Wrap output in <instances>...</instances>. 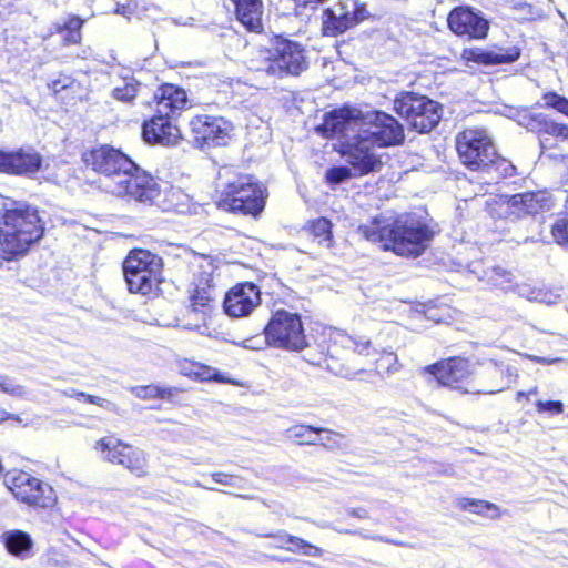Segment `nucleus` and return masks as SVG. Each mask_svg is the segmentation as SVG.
<instances>
[{"label": "nucleus", "mask_w": 568, "mask_h": 568, "mask_svg": "<svg viewBox=\"0 0 568 568\" xmlns=\"http://www.w3.org/2000/svg\"><path fill=\"white\" fill-rule=\"evenodd\" d=\"M74 83V80L65 74L59 75V78L52 80L48 85L54 92L59 93L64 89L71 88Z\"/></svg>", "instance_id": "obj_48"}, {"label": "nucleus", "mask_w": 568, "mask_h": 568, "mask_svg": "<svg viewBox=\"0 0 568 568\" xmlns=\"http://www.w3.org/2000/svg\"><path fill=\"white\" fill-rule=\"evenodd\" d=\"M135 8H136V6H135V4H133V3H131V2H129V3H126V4H120V3H118V4H116V8H115V10H114V12H115L116 14H120V16H123V17H126V18H130V17H131V14H133V13H134Z\"/></svg>", "instance_id": "obj_51"}, {"label": "nucleus", "mask_w": 568, "mask_h": 568, "mask_svg": "<svg viewBox=\"0 0 568 568\" xmlns=\"http://www.w3.org/2000/svg\"><path fill=\"white\" fill-rule=\"evenodd\" d=\"M458 507L463 510L483 515L488 518L499 516V509L495 504L481 499L462 498L458 500Z\"/></svg>", "instance_id": "obj_32"}, {"label": "nucleus", "mask_w": 568, "mask_h": 568, "mask_svg": "<svg viewBox=\"0 0 568 568\" xmlns=\"http://www.w3.org/2000/svg\"><path fill=\"white\" fill-rule=\"evenodd\" d=\"M212 479L221 485L224 486H232L234 487L236 485L237 477L234 475H229L224 473H213L211 475Z\"/></svg>", "instance_id": "obj_50"}, {"label": "nucleus", "mask_w": 568, "mask_h": 568, "mask_svg": "<svg viewBox=\"0 0 568 568\" xmlns=\"http://www.w3.org/2000/svg\"><path fill=\"white\" fill-rule=\"evenodd\" d=\"M77 390L75 389H69V390H64L63 394L68 397H74L77 398Z\"/></svg>", "instance_id": "obj_56"}, {"label": "nucleus", "mask_w": 568, "mask_h": 568, "mask_svg": "<svg viewBox=\"0 0 568 568\" xmlns=\"http://www.w3.org/2000/svg\"><path fill=\"white\" fill-rule=\"evenodd\" d=\"M322 430L312 426L295 425L286 430V436L301 445H317V437Z\"/></svg>", "instance_id": "obj_35"}, {"label": "nucleus", "mask_w": 568, "mask_h": 568, "mask_svg": "<svg viewBox=\"0 0 568 568\" xmlns=\"http://www.w3.org/2000/svg\"><path fill=\"white\" fill-rule=\"evenodd\" d=\"M7 550L17 557L29 558L32 556V539L22 530H11L3 534Z\"/></svg>", "instance_id": "obj_28"}, {"label": "nucleus", "mask_w": 568, "mask_h": 568, "mask_svg": "<svg viewBox=\"0 0 568 568\" xmlns=\"http://www.w3.org/2000/svg\"><path fill=\"white\" fill-rule=\"evenodd\" d=\"M348 514L357 518H368L367 510L364 508H352L348 510Z\"/></svg>", "instance_id": "obj_52"}, {"label": "nucleus", "mask_w": 568, "mask_h": 568, "mask_svg": "<svg viewBox=\"0 0 568 568\" xmlns=\"http://www.w3.org/2000/svg\"><path fill=\"white\" fill-rule=\"evenodd\" d=\"M222 186L217 206L224 211L242 214L258 215L264 209L262 186L251 176L240 174L224 168L219 174Z\"/></svg>", "instance_id": "obj_6"}, {"label": "nucleus", "mask_w": 568, "mask_h": 568, "mask_svg": "<svg viewBox=\"0 0 568 568\" xmlns=\"http://www.w3.org/2000/svg\"><path fill=\"white\" fill-rule=\"evenodd\" d=\"M213 286L207 284L206 287L196 286L192 295V308L191 314L196 316L197 321H201L204 325L212 311V303L214 302Z\"/></svg>", "instance_id": "obj_26"}, {"label": "nucleus", "mask_w": 568, "mask_h": 568, "mask_svg": "<svg viewBox=\"0 0 568 568\" xmlns=\"http://www.w3.org/2000/svg\"><path fill=\"white\" fill-rule=\"evenodd\" d=\"M77 399L85 400L87 403L98 405V406L103 407L109 410H113L115 407L114 404H112L111 402H109L102 397L93 396V395H89V394H84V393H77Z\"/></svg>", "instance_id": "obj_47"}, {"label": "nucleus", "mask_w": 568, "mask_h": 568, "mask_svg": "<svg viewBox=\"0 0 568 568\" xmlns=\"http://www.w3.org/2000/svg\"><path fill=\"white\" fill-rule=\"evenodd\" d=\"M520 50L517 47L500 49L498 51H485L481 49H465L462 58L467 62L483 65H498L511 63L519 59Z\"/></svg>", "instance_id": "obj_23"}, {"label": "nucleus", "mask_w": 568, "mask_h": 568, "mask_svg": "<svg viewBox=\"0 0 568 568\" xmlns=\"http://www.w3.org/2000/svg\"><path fill=\"white\" fill-rule=\"evenodd\" d=\"M365 3L357 0H338L324 11L323 32L335 37L369 18Z\"/></svg>", "instance_id": "obj_13"}, {"label": "nucleus", "mask_w": 568, "mask_h": 568, "mask_svg": "<svg viewBox=\"0 0 568 568\" xmlns=\"http://www.w3.org/2000/svg\"><path fill=\"white\" fill-rule=\"evenodd\" d=\"M536 393H537V390H536V389H531V390H529V394H530V395H531V394H536Z\"/></svg>", "instance_id": "obj_57"}, {"label": "nucleus", "mask_w": 568, "mask_h": 568, "mask_svg": "<svg viewBox=\"0 0 568 568\" xmlns=\"http://www.w3.org/2000/svg\"><path fill=\"white\" fill-rule=\"evenodd\" d=\"M358 232L366 240L406 257L423 254L435 235L434 229L416 213L375 217L369 224L361 225Z\"/></svg>", "instance_id": "obj_3"}, {"label": "nucleus", "mask_w": 568, "mask_h": 568, "mask_svg": "<svg viewBox=\"0 0 568 568\" xmlns=\"http://www.w3.org/2000/svg\"><path fill=\"white\" fill-rule=\"evenodd\" d=\"M261 303L260 288L250 282L233 286L223 301L225 314L240 318L250 315Z\"/></svg>", "instance_id": "obj_15"}, {"label": "nucleus", "mask_w": 568, "mask_h": 568, "mask_svg": "<svg viewBox=\"0 0 568 568\" xmlns=\"http://www.w3.org/2000/svg\"><path fill=\"white\" fill-rule=\"evenodd\" d=\"M144 87L126 70L112 89V97L121 102L131 103Z\"/></svg>", "instance_id": "obj_29"}, {"label": "nucleus", "mask_w": 568, "mask_h": 568, "mask_svg": "<svg viewBox=\"0 0 568 568\" xmlns=\"http://www.w3.org/2000/svg\"><path fill=\"white\" fill-rule=\"evenodd\" d=\"M545 105L552 108L558 112L568 116V99L557 94L556 92H548L542 97Z\"/></svg>", "instance_id": "obj_41"}, {"label": "nucleus", "mask_w": 568, "mask_h": 568, "mask_svg": "<svg viewBox=\"0 0 568 568\" xmlns=\"http://www.w3.org/2000/svg\"><path fill=\"white\" fill-rule=\"evenodd\" d=\"M426 371L434 375L442 385L457 389L464 394H466L465 388L474 387V382L468 386L464 385L474 372L471 364L466 358L450 357L429 365L426 367Z\"/></svg>", "instance_id": "obj_14"}, {"label": "nucleus", "mask_w": 568, "mask_h": 568, "mask_svg": "<svg viewBox=\"0 0 568 568\" xmlns=\"http://www.w3.org/2000/svg\"><path fill=\"white\" fill-rule=\"evenodd\" d=\"M344 347H353L354 351L361 355H369L372 347L371 341L365 337H352V336H343L342 337Z\"/></svg>", "instance_id": "obj_40"}, {"label": "nucleus", "mask_w": 568, "mask_h": 568, "mask_svg": "<svg viewBox=\"0 0 568 568\" xmlns=\"http://www.w3.org/2000/svg\"><path fill=\"white\" fill-rule=\"evenodd\" d=\"M519 123L527 128V130L538 134L542 151L552 146L550 138L562 141L568 140V125L556 123L541 113L525 114Z\"/></svg>", "instance_id": "obj_20"}, {"label": "nucleus", "mask_w": 568, "mask_h": 568, "mask_svg": "<svg viewBox=\"0 0 568 568\" xmlns=\"http://www.w3.org/2000/svg\"><path fill=\"white\" fill-rule=\"evenodd\" d=\"M41 166V156L34 151H0V171L12 174H29Z\"/></svg>", "instance_id": "obj_21"}, {"label": "nucleus", "mask_w": 568, "mask_h": 568, "mask_svg": "<svg viewBox=\"0 0 568 568\" xmlns=\"http://www.w3.org/2000/svg\"><path fill=\"white\" fill-rule=\"evenodd\" d=\"M94 449L104 462L121 465L138 477H143L148 474V454L143 449L133 447L115 436L110 435L100 438L95 442Z\"/></svg>", "instance_id": "obj_10"}, {"label": "nucleus", "mask_w": 568, "mask_h": 568, "mask_svg": "<svg viewBox=\"0 0 568 568\" xmlns=\"http://www.w3.org/2000/svg\"><path fill=\"white\" fill-rule=\"evenodd\" d=\"M155 112L173 118L185 109L187 95L184 89L173 84H164L155 93Z\"/></svg>", "instance_id": "obj_22"}, {"label": "nucleus", "mask_w": 568, "mask_h": 568, "mask_svg": "<svg viewBox=\"0 0 568 568\" xmlns=\"http://www.w3.org/2000/svg\"><path fill=\"white\" fill-rule=\"evenodd\" d=\"M484 366L481 374L474 382L473 388H465L467 394H496L510 384V368L503 363L490 359L488 363H479Z\"/></svg>", "instance_id": "obj_19"}, {"label": "nucleus", "mask_w": 568, "mask_h": 568, "mask_svg": "<svg viewBox=\"0 0 568 568\" xmlns=\"http://www.w3.org/2000/svg\"><path fill=\"white\" fill-rule=\"evenodd\" d=\"M394 111L420 133L433 130L442 118L438 102L410 92H403L394 100Z\"/></svg>", "instance_id": "obj_8"}, {"label": "nucleus", "mask_w": 568, "mask_h": 568, "mask_svg": "<svg viewBox=\"0 0 568 568\" xmlns=\"http://www.w3.org/2000/svg\"><path fill=\"white\" fill-rule=\"evenodd\" d=\"M376 369L378 373H386L388 375L398 372L397 355L392 352H384L376 361Z\"/></svg>", "instance_id": "obj_39"}, {"label": "nucleus", "mask_w": 568, "mask_h": 568, "mask_svg": "<svg viewBox=\"0 0 568 568\" xmlns=\"http://www.w3.org/2000/svg\"><path fill=\"white\" fill-rule=\"evenodd\" d=\"M288 541H290V546L286 547V551L302 555V556H307V557H322L323 556L324 551L322 548L306 541L305 539H303L301 537L292 535V537H291V539H288Z\"/></svg>", "instance_id": "obj_36"}, {"label": "nucleus", "mask_w": 568, "mask_h": 568, "mask_svg": "<svg viewBox=\"0 0 568 568\" xmlns=\"http://www.w3.org/2000/svg\"><path fill=\"white\" fill-rule=\"evenodd\" d=\"M532 359L539 364H546V365H550V364H555L557 362L560 361V358H546V357H539V356H532Z\"/></svg>", "instance_id": "obj_53"}, {"label": "nucleus", "mask_w": 568, "mask_h": 568, "mask_svg": "<svg viewBox=\"0 0 568 568\" xmlns=\"http://www.w3.org/2000/svg\"><path fill=\"white\" fill-rule=\"evenodd\" d=\"M485 278L489 285L505 292L513 290L515 285L511 272L500 266H494L485 271Z\"/></svg>", "instance_id": "obj_33"}, {"label": "nucleus", "mask_w": 568, "mask_h": 568, "mask_svg": "<svg viewBox=\"0 0 568 568\" xmlns=\"http://www.w3.org/2000/svg\"><path fill=\"white\" fill-rule=\"evenodd\" d=\"M83 160L101 174L99 186L110 194L141 203H152L160 195L154 178L119 150L102 145L84 154Z\"/></svg>", "instance_id": "obj_2"}, {"label": "nucleus", "mask_w": 568, "mask_h": 568, "mask_svg": "<svg viewBox=\"0 0 568 568\" xmlns=\"http://www.w3.org/2000/svg\"><path fill=\"white\" fill-rule=\"evenodd\" d=\"M264 537L273 539L274 542L270 545L271 548L286 550V547L290 546L288 539H291L292 535L285 530H278L274 534L264 535Z\"/></svg>", "instance_id": "obj_46"}, {"label": "nucleus", "mask_w": 568, "mask_h": 568, "mask_svg": "<svg viewBox=\"0 0 568 568\" xmlns=\"http://www.w3.org/2000/svg\"><path fill=\"white\" fill-rule=\"evenodd\" d=\"M276 62L284 75H298L307 68L305 51L302 44L277 36L273 39Z\"/></svg>", "instance_id": "obj_17"}, {"label": "nucleus", "mask_w": 568, "mask_h": 568, "mask_svg": "<svg viewBox=\"0 0 568 568\" xmlns=\"http://www.w3.org/2000/svg\"><path fill=\"white\" fill-rule=\"evenodd\" d=\"M169 196H171L172 199L173 197H176V199H180V197H186L185 194H183L181 192V190L179 189H171L170 193H169Z\"/></svg>", "instance_id": "obj_54"}, {"label": "nucleus", "mask_w": 568, "mask_h": 568, "mask_svg": "<svg viewBox=\"0 0 568 568\" xmlns=\"http://www.w3.org/2000/svg\"><path fill=\"white\" fill-rule=\"evenodd\" d=\"M536 407L538 413H547L550 416H556L564 412V404L559 400H538Z\"/></svg>", "instance_id": "obj_45"}, {"label": "nucleus", "mask_w": 568, "mask_h": 568, "mask_svg": "<svg viewBox=\"0 0 568 568\" xmlns=\"http://www.w3.org/2000/svg\"><path fill=\"white\" fill-rule=\"evenodd\" d=\"M551 234L560 245H568V217H559L551 226Z\"/></svg>", "instance_id": "obj_42"}, {"label": "nucleus", "mask_w": 568, "mask_h": 568, "mask_svg": "<svg viewBox=\"0 0 568 568\" xmlns=\"http://www.w3.org/2000/svg\"><path fill=\"white\" fill-rule=\"evenodd\" d=\"M352 171L347 166H334L327 170L326 181L332 185H337L349 178H352Z\"/></svg>", "instance_id": "obj_44"}, {"label": "nucleus", "mask_w": 568, "mask_h": 568, "mask_svg": "<svg viewBox=\"0 0 568 568\" xmlns=\"http://www.w3.org/2000/svg\"><path fill=\"white\" fill-rule=\"evenodd\" d=\"M0 390L14 398H26L28 396V392L23 385H20L13 378L1 374Z\"/></svg>", "instance_id": "obj_38"}, {"label": "nucleus", "mask_w": 568, "mask_h": 568, "mask_svg": "<svg viewBox=\"0 0 568 568\" xmlns=\"http://www.w3.org/2000/svg\"><path fill=\"white\" fill-rule=\"evenodd\" d=\"M447 22L455 34L469 39H484L489 29V22L468 7H458L452 10Z\"/></svg>", "instance_id": "obj_16"}, {"label": "nucleus", "mask_w": 568, "mask_h": 568, "mask_svg": "<svg viewBox=\"0 0 568 568\" xmlns=\"http://www.w3.org/2000/svg\"><path fill=\"white\" fill-rule=\"evenodd\" d=\"M190 486H194V487H199V488H204V489H209V490H216L215 488L213 487H207L205 485H203L201 481L199 480H194V481H191L189 483Z\"/></svg>", "instance_id": "obj_55"}, {"label": "nucleus", "mask_w": 568, "mask_h": 568, "mask_svg": "<svg viewBox=\"0 0 568 568\" xmlns=\"http://www.w3.org/2000/svg\"><path fill=\"white\" fill-rule=\"evenodd\" d=\"M234 4L236 20L252 32L263 31L262 0H231Z\"/></svg>", "instance_id": "obj_24"}, {"label": "nucleus", "mask_w": 568, "mask_h": 568, "mask_svg": "<svg viewBox=\"0 0 568 568\" xmlns=\"http://www.w3.org/2000/svg\"><path fill=\"white\" fill-rule=\"evenodd\" d=\"M273 40L267 48H257L251 51L246 60L250 71L272 78H281V69L276 62Z\"/></svg>", "instance_id": "obj_25"}, {"label": "nucleus", "mask_w": 568, "mask_h": 568, "mask_svg": "<svg viewBox=\"0 0 568 568\" xmlns=\"http://www.w3.org/2000/svg\"><path fill=\"white\" fill-rule=\"evenodd\" d=\"M540 207V201L535 193L515 194L507 200V210L509 215L520 217L537 213Z\"/></svg>", "instance_id": "obj_27"}, {"label": "nucleus", "mask_w": 568, "mask_h": 568, "mask_svg": "<svg viewBox=\"0 0 568 568\" xmlns=\"http://www.w3.org/2000/svg\"><path fill=\"white\" fill-rule=\"evenodd\" d=\"M311 232L320 239V243L331 240V222L324 217L311 223Z\"/></svg>", "instance_id": "obj_43"}, {"label": "nucleus", "mask_w": 568, "mask_h": 568, "mask_svg": "<svg viewBox=\"0 0 568 568\" xmlns=\"http://www.w3.org/2000/svg\"><path fill=\"white\" fill-rule=\"evenodd\" d=\"M316 130L325 138L339 141L342 154L359 175L382 166L372 150L373 145H399L405 139L402 124L384 112H375L366 120H359L348 109L334 110L325 115Z\"/></svg>", "instance_id": "obj_1"}, {"label": "nucleus", "mask_w": 568, "mask_h": 568, "mask_svg": "<svg viewBox=\"0 0 568 568\" xmlns=\"http://www.w3.org/2000/svg\"><path fill=\"white\" fill-rule=\"evenodd\" d=\"M1 220L0 250L6 260L24 254L44 232L37 207L27 203H14L12 207H6Z\"/></svg>", "instance_id": "obj_4"}, {"label": "nucleus", "mask_w": 568, "mask_h": 568, "mask_svg": "<svg viewBox=\"0 0 568 568\" xmlns=\"http://www.w3.org/2000/svg\"><path fill=\"white\" fill-rule=\"evenodd\" d=\"M520 297L530 302H539L547 305L557 304L560 300V294H557L545 287H536L530 284H516L513 288Z\"/></svg>", "instance_id": "obj_30"}, {"label": "nucleus", "mask_w": 568, "mask_h": 568, "mask_svg": "<svg viewBox=\"0 0 568 568\" xmlns=\"http://www.w3.org/2000/svg\"><path fill=\"white\" fill-rule=\"evenodd\" d=\"M130 390L140 399L168 398L173 395V388L158 385L133 386Z\"/></svg>", "instance_id": "obj_37"}, {"label": "nucleus", "mask_w": 568, "mask_h": 568, "mask_svg": "<svg viewBox=\"0 0 568 568\" xmlns=\"http://www.w3.org/2000/svg\"><path fill=\"white\" fill-rule=\"evenodd\" d=\"M264 333L265 342L275 347L298 352L307 346L303 323L296 313L276 311Z\"/></svg>", "instance_id": "obj_9"}, {"label": "nucleus", "mask_w": 568, "mask_h": 568, "mask_svg": "<svg viewBox=\"0 0 568 568\" xmlns=\"http://www.w3.org/2000/svg\"><path fill=\"white\" fill-rule=\"evenodd\" d=\"M190 129L194 145L204 149L226 145L234 125L223 116L197 114L191 119Z\"/></svg>", "instance_id": "obj_12"}, {"label": "nucleus", "mask_w": 568, "mask_h": 568, "mask_svg": "<svg viewBox=\"0 0 568 568\" xmlns=\"http://www.w3.org/2000/svg\"><path fill=\"white\" fill-rule=\"evenodd\" d=\"M162 260L146 250H133L123 263L124 277L131 293L149 294L159 282Z\"/></svg>", "instance_id": "obj_7"}, {"label": "nucleus", "mask_w": 568, "mask_h": 568, "mask_svg": "<svg viewBox=\"0 0 568 568\" xmlns=\"http://www.w3.org/2000/svg\"><path fill=\"white\" fill-rule=\"evenodd\" d=\"M456 149L465 166L473 171L494 173V181L515 174V166L498 155L485 129H466L460 132L456 138Z\"/></svg>", "instance_id": "obj_5"}, {"label": "nucleus", "mask_w": 568, "mask_h": 568, "mask_svg": "<svg viewBox=\"0 0 568 568\" xmlns=\"http://www.w3.org/2000/svg\"><path fill=\"white\" fill-rule=\"evenodd\" d=\"M83 20L78 16H71L63 23H55L54 30L58 33L65 32L63 38L67 44H77L81 41V28Z\"/></svg>", "instance_id": "obj_34"}, {"label": "nucleus", "mask_w": 568, "mask_h": 568, "mask_svg": "<svg viewBox=\"0 0 568 568\" xmlns=\"http://www.w3.org/2000/svg\"><path fill=\"white\" fill-rule=\"evenodd\" d=\"M180 372L195 381H220L219 373L215 368L196 362H182L180 364Z\"/></svg>", "instance_id": "obj_31"}, {"label": "nucleus", "mask_w": 568, "mask_h": 568, "mask_svg": "<svg viewBox=\"0 0 568 568\" xmlns=\"http://www.w3.org/2000/svg\"><path fill=\"white\" fill-rule=\"evenodd\" d=\"M142 136L149 144L163 146L176 145L182 139L179 126L173 118L155 112V114L143 122Z\"/></svg>", "instance_id": "obj_18"}, {"label": "nucleus", "mask_w": 568, "mask_h": 568, "mask_svg": "<svg viewBox=\"0 0 568 568\" xmlns=\"http://www.w3.org/2000/svg\"><path fill=\"white\" fill-rule=\"evenodd\" d=\"M6 484L19 501L29 506L50 508L57 501V495L51 485L29 473H9L6 476Z\"/></svg>", "instance_id": "obj_11"}, {"label": "nucleus", "mask_w": 568, "mask_h": 568, "mask_svg": "<svg viewBox=\"0 0 568 568\" xmlns=\"http://www.w3.org/2000/svg\"><path fill=\"white\" fill-rule=\"evenodd\" d=\"M320 436L317 437V444L323 445L326 448H335L338 443L335 440V438L332 435V432L322 428Z\"/></svg>", "instance_id": "obj_49"}]
</instances>
